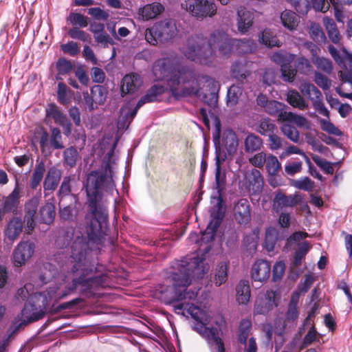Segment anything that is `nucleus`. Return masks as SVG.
I'll return each mask as SVG.
<instances>
[{"mask_svg":"<svg viewBox=\"0 0 352 352\" xmlns=\"http://www.w3.org/2000/svg\"><path fill=\"white\" fill-rule=\"evenodd\" d=\"M300 90L312 102L314 108L319 113L329 118V112L323 103L322 94L314 84L309 82H302L300 86Z\"/></svg>","mask_w":352,"mask_h":352,"instance_id":"obj_10","label":"nucleus"},{"mask_svg":"<svg viewBox=\"0 0 352 352\" xmlns=\"http://www.w3.org/2000/svg\"><path fill=\"white\" fill-rule=\"evenodd\" d=\"M91 93L95 100V104L99 105L105 102L108 91L104 86L96 85L91 87Z\"/></svg>","mask_w":352,"mask_h":352,"instance_id":"obj_46","label":"nucleus"},{"mask_svg":"<svg viewBox=\"0 0 352 352\" xmlns=\"http://www.w3.org/2000/svg\"><path fill=\"white\" fill-rule=\"evenodd\" d=\"M309 34L311 38L316 42H323L326 37L323 30L319 24L312 23L310 26Z\"/></svg>","mask_w":352,"mask_h":352,"instance_id":"obj_61","label":"nucleus"},{"mask_svg":"<svg viewBox=\"0 0 352 352\" xmlns=\"http://www.w3.org/2000/svg\"><path fill=\"white\" fill-rule=\"evenodd\" d=\"M276 125L269 118H263L257 123L256 131L262 135L268 136L274 133Z\"/></svg>","mask_w":352,"mask_h":352,"instance_id":"obj_39","label":"nucleus"},{"mask_svg":"<svg viewBox=\"0 0 352 352\" xmlns=\"http://www.w3.org/2000/svg\"><path fill=\"white\" fill-rule=\"evenodd\" d=\"M259 41L269 47H280L281 45V43L278 39L277 36L268 29H265L261 32V35L259 36Z\"/></svg>","mask_w":352,"mask_h":352,"instance_id":"obj_41","label":"nucleus"},{"mask_svg":"<svg viewBox=\"0 0 352 352\" xmlns=\"http://www.w3.org/2000/svg\"><path fill=\"white\" fill-rule=\"evenodd\" d=\"M50 142L54 149H62L64 148L61 132L58 128L53 127L51 129Z\"/></svg>","mask_w":352,"mask_h":352,"instance_id":"obj_55","label":"nucleus"},{"mask_svg":"<svg viewBox=\"0 0 352 352\" xmlns=\"http://www.w3.org/2000/svg\"><path fill=\"white\" fill-rule=\"evenodd\" d=\"M182 7L197 19L212 17L217 13V6L212 0H188Z\"/></svg>","mask_w":352,"mask_h":352,"instance_id":"obj_8","label":"nucleus"},{"mask_svg":"<svg viewBox=\"0 0 352 352\" xmlns=\"http://www.w3.org/2000/svg\"><path fill=\"white\" fill-rule=\"evenodd\" d=\"M314 82L324 91L329 89L331 86V80L319 72H314Z\"/></svg>","mask_w":352,"mask_h":352,"instance_id":"obj_62","label":"nucleus"},{"mask_svg":"<svg viewBox=\"0 0 352 352\" xmlns=\"http://www.w3.org/2000/svg\"><path fill=\"white\" fill-rule=\"evenodd\" d=\"M295 58L294 54H289L285 52H275L272 56V60L280 66L291 63Z\"/></svg>","mask_w":352,"mask_h":352,"instance_id":"obj_49","label":"nucleus"},{"mask_svg":"<svg viewBox=\"0 0 352 352\" xmlns=\"http://www.w3.org/2000/svg\"><path fill=\"white\" fill-rule=\"evenodd\" d=\"M293 186L299 190L305 191H312L314 187V182L308 177H304L294 181Z\"/></svg>","mask_w":352,"mask_h":352,"instance_id":"obj_58","label":"nucleus"},{"mask_svg":"<svg viewBox=\"0 0 352 352\" xmlns=\"http://www.w3.org/2000/svg\"><path fill=\"white\" fill-rule=\"evenodd\" d=\"M326 30L329 39L335 44H338L341 39V36L336 24L332 20H328L326 24Z\"/></svg>","mask_w":352,"mask_h":352,"instance_id":"obj_52","label":"nucleus"},{"mask_svg":"<svg viewBox=\"0 0 352 352\" xmlns=\"http://www.w3.org/2000/svg\"><path fill=\"white\" fill-rule=\"evenodd\" d=\"M224 216L225 210L222 205V199L220 197L216 205V208L211 212L212 220L203 234L206 236L208 242L214 239L216 232L221 226Z\"/></svg>","mask_w":352,"mask_h":352,"instance_id":"obj_12","label":"nucleus"},{"mask_svg":"<svg viewBox=\"0 0 352 352\" xmlns=\"http://www.w3.org/2000/svg\"><path fill=\"white\" fill-rule=\"evenodd\" d=\"M311 246L308 241H305L298 243V248L296 250L294 255V260L292 263V267L297 268L302 264V260L310 250Z\"/></svg>","mask_w":352,"mask_h":352,"instance_id":"obj_28","label":"nucleus"},{"mask_svg":"<svg viewBox=\"0 0 352 352\" xmlns=\"http://www.w3.org/2000/svg\"><path fill=\"white\" fill-rule=\"evenodd\" d=\"M20 192L19 183L16 181L14 188L7 197H3L0 206V222L8 213L17 214L20 204Z\"/></svg>","mask_w":352,"mask_h":352,"instance_id":"obj_11","label":"nucleus"},{"mask_svg":"<svg viewBox=\"0 0 352 352\" xmlns=\"http://www.w3.org/2000/svg\"><path fill=\"white\" fill-rule=\"evenodd\" d=\"M81 28L73 27L68 31V35L73 39H77L82 42H88L91 37L84 30H80Z\"/></svg>","mask_w":352,"mask_h":352,"instance_id":"obj_60","label":"nucleus"},{"mask_svg":"<svg viewBox=\"0 0 352 352\" xmlns=\"http://www.w3.org/2000/svg\"><path fill=\"white\" fill-rule=\"evenodd\" d=\"M234 214L236 222L246 225L251 221L250 205L247 199H240L234 205Z\"/></svg>","mask_w":352,"mask_h":352,"instance_id":"obj_15","label":"nucleus"},{"mask_svg":"<svg viewBox=\"0 0 352 352\" xmlns=\"http://www.w3.org/2000/svg\"><path fill=\"white\" fill-rule=\"evenodd\" d=\"M287 108L284 103L271 100L265 111L271 116H276L278 122H294L298 127L307 125V120L304 116L287 111Z\"/></svg>","mask_w":352,"mask_h":352,"instance_id":"obj_7","label":"nucleus"},{"mask_svg":"<svg viewBox=\"0 0 352 352\" xmlns=\"http://www.w3.org/2000/svg\"><path fill=\"white\" fill-rule=\"evenodd\" d=\"M229 269V262H219L214 272V283L216 286L219 287L225 283L228 280V272Z\"/></svg>","mask_w":352,"mask_h":352,"instance_id":"obj_25","label":"nucleus"},{"mask_svg":"<svg viewBox=\"0 0 352 352\" xmlns=\"http://www.w3.org/2000/svg\"><path fill=\"white\" fill-rule=\"evenodd\" d=\"M177 29L175 20L166 19L147 28L145 32V38L151 45H157L159 43L168 42L177 35Z\"/></svg>","mask_w":352,"mask_h":352,"instance_id":"obj_6","label":"nucleus"},{"mask_svg":"<svg viewBox=\"0 0 352 352\" xmlns=\"http://www.w3.org/2000/svg\"><path fill=\"white\" fill-rule=\"evenodd\" d=\"M204 259L197 256L184 257L175 261L170 272L171 285L161 291V299L164 304L173 305V311L185 316L186 311L197 322L207 321L206 311L188 301L196 300L199 289H188L192 277L196 274Z\"/></svg>","mask_w":352,"mask_h":352,"instance_id":"obj_2","label":"nucleus"},{"mask_svg":"<svg viewBox=\"0 0 352 352\" xmlns=\"http://www.w3.org/2000/svg\"><path fill=\"white\" fill-rule=\"evenodd\" d=\"M287 101L293 107L300 110H305L308 107V104L305 99L296 90H291L288 92Z\"/></svg>","mask_w":352,"mask_h":352,"instance_id":"obj_37","label":"nucleus"},{"mask_svg":"<svg viewBox=\"0 0 352 352\" xmlns=\"http://www.w3.org/2000/svg\"><path fill=\"white\" fill-rule=\"evenodd\" d=\"M287 1L301 15L307 14L311 8L309 0H287Z\"/></svg>","mask_w":352,"mask_h":352,"instance_id":"obj_54","label":"nucleus"},{"mask_svg":"<svg viewBox=\"0 0 352 352\" xmlns=\"http://www.w3.org/2000/svg\"><path fill=\"white\" fill-rule=\"evenodd\" d=\"M234 47L239 54H250L255 51L256 44L250 38H234Z\"/></svg>","mask_w":352,"mask_h":352,"instance_id":"obj_31","label":"nucleus"},{"mask_svg":"<svg viewBox=\"0 0 352 352\" xmlns=\"http://www.w3.org/2000/svg\"><path fill=\"white\" fill-rule=\"evenodd\" d=\"M45 172V165L43 161L38 162L33 170L30 179V187L36 190L40 185Z\"/></svg>","mask_w":352,"mask_h":352,"instance_id":"obj_32","label":"nucleus"},{"mask_svg":"<svg viewBox=\"0 0 352 352\" xmlns=\"http://www.w3.org/2000/svg\"><path fill=\"white\" fill-rule=\"evenodd\" d=\"M270 274L271 265L266 260L256 261L251 268V278L254 281L264 282L269 278Z\"/></svg>","mask_w":352,"mask_h":352,"instance_id":"obj_13","label":"nucleus"},{"mask_svg":"<svg viewBox=\"0 0 352 352\" xmlns=\"http://www.w3.org/2000/svg\"><path fill=\"white\" fill-rule=\"evenodd\" d=\"M166 88L160 85H154L148 89L146 94L139 100V104L153 102L160 100L161 96L165 92Z\"/></svg>","mask_w":352,"mask_h":352,"instance_id":"obj_23","label":"nucleus"},{"mask_svg":"<svg viewBox=\"0 0 352 352\" xmlns=\"http://www.w3.org/2000/svg\"><path fill=\"white\" fill-rule=\"evenodd\" d=\"M252 329V322L248 319H243L239 324L238 341L241 344H246L247 339Z\"/></svg>","mask_w":352,"mask_h":352,"instance_id":"obj_44","label":"nucleus"},{"mask_svg":"<svg viewBox=\"0 0 352 352\" xmlns=\"http://www.w3.org/2000/svg\"><path fill=\"white\" fill-rule=\"evenodd\" d=\"M280 20L283 25L289 30H295L299 22L296 13L289 10H285L281 13Z\"/></svg>","mask_w":352,"mask_h":352,"instance_id":"obj_34","label":"nucleus"},{"mask_svg":"<svg viewBox=\"0 0 352 352\" xmlns=\"http://www.w3.org/2000/svg\"><path fill=\"white\" fill-rule=\"evenodd\" d=\"M241 95V89L236 85H232L228 90L227 102L230 105L237 103L239 96Z\"/></svg>","mask_w":352,"mask_h":352,"instance_id":"obj_63","label":"nucleus"},{"mask_svg":"<svg viewBox=\"0 0 352 352\" xmlns=\"http://www.w3.org/2000/svg\"><path fill=\"white\" fill-rule=\"evenodd\" d=\"M63 162L69 168H74L76 166L77 161L80 158V155L77 148L74 146H71L64 150Z\"/></svg>","mask_w":352,"mask_h":352,"instance_id":"obj_38","label":"nucleus"},{"mask_svg":"<svg viewBox=\"0 0 352 352\" xmlns=\"http://www.w3.org/2000/svg\"><path fill=\"white\" fill-rule=\"evenodd\" d=\"M254 19V13L245 8L237 11V28L241 34H245L249 31L253 25Z\"/></svg>","mask_w":352,"mask_h":352,"instance_id":"obj_20","label":"nucleus"},{"mask_svg":"<svg viewBox=\"0 0 352 352\" xmlns=\"http://www.w3.org/2000/svg\"><path fill=\"white\" fill-rule=\"evenodd\" d=\"M244 149L248 153L261 150L263 146V140L254 133H250L244 140Z\"/></svg>","mask_w":352,"mask_h":352,"instance_id":"obj_27","label":"nucleus"},{"mask_svg":"<svg viewBox=\"0 0 352 352\" xmlns=\"http://www.w3.org/2000/svg\"><path fill=\"white\" fill-rule=\"evenodd\" d=\"M23 228L25 229L24 221L19 217L14 216L8 221L4 234L10 241H14L18 239Z\"/></svg>","mask_w":352,"mask_h":352,"instance_id":"obj_19","label":"nucleus"},{"mask_svg":"<svg viewBox=\"0 0 352 352\" xmlns=\"http://www.w3.org/2000/svg\"><path fill=\"white\" fill-rule=\"evenodd\" d=\"M314 162L328 175H333L334 173V166L340 164V162H329L326 160L322 159L318 155L312 156Z\"/></svg>","mask_w":352,"mask_h":352,"instance_id":"obj_48","label":"nucleus"},{"mask_svg":"<svg viewBox=\"0 0 352 352\" xmlns=\"http://www.w3.org/2000/svg\"><path fill=\"white\" fill-rule=\"evenodd\" d=\"M153 74L156 80H162L170 74L167 85L174 96H199L201 89L200 82L208 85L214 81L207 75H198L192 70L181 68L173 69V62L168 58L157 60L153 65Z\"/></svg>","mask_w":352,"mask_h":352,"instance_id":"obj_3","label":"nucleus"},{"mask_svg":"<svg viewBox=\"0 0 352 352\" xmlns=\"http://www.w3.org/2000/svg\"><path fill=\"white\" fill-rule=\"evenodd\" d=\"M283 207H288V196L278 190L273 199V208L278 212Z\"/></svg>","mask_w":352,"mask_h":352,"instance_id":"obj_56","label":"nucleus"},{"mask_svg":"<svg viewBox=\"0 0 352 352\" xmlns=\"http://www.w3.org/2000/svg\"><path fill=\"white\" fill-rule=\"evenodd\" d=\"M209 342H213L217 346V352H223L226 351L224 343L219 337V331L216 327H208L205 330L204 336Z\"/></svg>","mask_w":352,"mask_h":352,"instance_id":"obj_35","label":"nucleus"},{"mask_svg":"<svg viewBox=\"0 0 352 352\" xmlns=\"http://www.w3.org/2000/svg\"><path fill=\"white\" fill-rule=\"evenodd\" d=\"M72 179L70 176H65L63 177V182L60 186V188L56 193L58 199V206H63L64 201L66 199H76V197L75 195L72 193V188L70 183Z\"/></svg>","mask_w":352,"mask_h":352,"instance_id":"obj_22","label":"nucleus"},{"mask_svg":"<svg viewBox=\"0 0 352 352\" xmlns=\"http://www.w3.org/2000/svg\"><path fill=\"white\" fill-rule=\"evenodd\" d=\"M230 74L237 81L243 83L251 74V72L241 63L235 62L231 67Z\"/></svg>","mask_w":352,"mask_h":352,"instance_id":"obj_36","label":"nucleus"},{"mask_svg":"<svg viewBox=\"0 0 352 352\" xmlns=\"http://www.w3.org/2000/svg\"><path fill=\"white\" fill-rule=\"evenodd\" d=\"M223 142L229 155L236 153L238 146V139L236 133L232 130L225 133L223 135Z\"/></svg>","mask_w":352,"mask_h":352,"instance_id":"obj_29","label":"nucleus"},{"mask_svg":"<svg viewBox=\"0 0 352 352\" xmlns=\"http://www.w3.org/2000/svg\"><path fill=\"white\" fill-rule=\"evenodd\" d=\"M45 172V165L43 161L38 162L33 170L30 179V187L36 190L40 185Z\"/></svg>","mask_w":352,"mask_h":352,"instance_id":"obj_33","label":"nucleus"},{"mask_svg":"<svg viewBox=\"0 0 352 352\" xmlns=\"http://www.w3.org/2000/svg\"><path fill=\"white\" fill-rule=\"evenodd\" d=\"M265 168L267 173L271 175H276L281 170V164L276 156L269 154L265 161Z\"/></svg>","mask_w":352,"mask_h":352,"instance_id":"obj_45","label":"nucleus"},{"mask_svg":"<svg viewBox=\"0 0 352 352\" xmlns=\"http://www.w3.org/2000/svg\"><path fill=\"white\" fill-rule=\"evenodd\" d=\"M46 116L51 117L56 124H63V122L67 118L66 116L60 111L55 104H50L46 109Z\"/></svg>","mask_w":352,"mask_h":352,"instance_id":"obj_50","label":"nucleus"},{"mask_svg":"<svg viewBox=\"0 0 352 352\" xmlns=\"http://www.w3.org/2000/svg\"><path fill=\"white\" fill-rule=\"evenodd\" d=\"M278 232L275 228L270 227L265 231V248L268 252L274 251L278 241Z\"/></svg>","mask_w":352,"mask_h":352,"instance_id":"obj_42","label":"nucleus"},{"mask_svg":"<svg viewBox=\"0 0 352 352\" xmlns=\"http://www.w3.org/2000/svg\"><path fill=\"white\" fill-rule=\"evenodd\" d=\"M236 300L239 304H247L250 298V287L249 281L247 280H241L239 281L236 287Z\"/></svg>","mask_w":352,"mask_h":352,"instance_id":"obj_26","label":"nucleus"},{"mask_svg":"<svg viewBox=\"0 0 352 352\" xmlns=\"http://www.w3.org/2000/svg\"><path fill=\"white\" fill-rule=\"evenodd\" d=\"M296 71L302 74H308L312 69L310 61L305 58L300 57L295 62Z\"/></svg>","mask_w":352,"mask_h":352,"instance_id":"obj_59","label":"nucleus"},{"mask_svg":"<svg viewBox=\"0 0 352 352\" xmlns=\"http://www.w3.org/2000/svg\"><path fill=\"white\" fill-rule=\"evenodd\" d=\"M142 85L141 76L136 73H131L124 76L122 80V96L133 94L137 91Z\"/></svg>","mask_w":352,"mask_h":352,"instance_id":"obj_18","label":"nucleus"},{"mask_svg":"<svg viewBox=\"0 0 352 352\" xmlns=\"http://www.w3.org/2000/svg\"><path fill=\"white\" fill-rule=\"evenodd\" d=\"M281 131L285 136L294 143H298L300 140V134L297 129L292 124V122H281ZM295 124L294 122H293Z\"/></svg>","mask_w":352,"mask_h":352,"instance_id":"obj_40","label":"nucleus"},{"mask_svg":"<svg viewBox=\"0 0 352 352\" xmlns=\"http://www.w3.org/2000/svg\"><path fill=\"white\" fill-rule=\"evenodd\" d=\"M275 304V294L272 292H267L263 295L257 297L254 303V313L256 314H267L273 309Z\"/></svg>","mask_w":352,"mask_h":352,"instance_id":"obj_14","label":"nucleus"},{"mask_svg":"<svg viewBox=\"0 0 352 352\" xmlns=\"http://www.w3.org/2000/svg\"><path fill=\"white\" fill-rule=\"evenodd\" d=\"M56 69L58 74L65 75L69 74L73 68L70 60L65 58H60L56 62Z\"/></svg>","mask_w":352,"mask_h":352,"instance_id":"obj_64","label":"nucleus"},{"mask_svg":"<svg viewBox=\"0 0 352 352\" xmlns=\"http://www.w3.org/2000/svg\"><path fill=\"white\" fill-rule=\"evenodd\" d=\"M226 174L221 171V162L219 157H216V171H215V182L217 188L219 191L222 190L225 188L226 185Z\"/></svg>","mask_w":352,"mask_h":352,"instance_id":"obj_51","label":"nucleus"},{"mask_svg":"<svg viewBox=\"0 0 352 352\" xmlns=\"http://www.w3.org/2000/svg\"><path fill=\"white\" fill-rule=\"evenodd\" d=\"M111 161L104 160L101 170H91L87 177L85 188L87 195V212L85 214V231L87 238L77 236L71 245V263L73 264L64 289L59 292L63 299L74 292L90 298L100 287L109 283L106 267L99 263H89V251L100 250L107 230L108 210L102 200V192H112L115 187Z\"/></svg>","mask_w":352,"mask_h":352,"instance_id":"obj_1","label":"nucleus"},{"mask_svg":"<svg viewBox=\"0 0 352 352\" xmlns=\"http://www.w3.org/2000/svg\"><path fill=\"white\" fill-rule=\"evenodd\" d=\"M89 18L82 14L70 12L67 18V21L69 22L74 27L86 28L88 25Z\"/></svg>","mask_w":352,"mask_h":352,"instance_id":"obj_47","label":"nucleus"},{"mask_svg":"<svg viewBox=\"0 0 352 352\" xmlns=\"http://www.w3.org/2000/svg\"><path fill=\"white\" fill-rule=\"evenodd\" d=\"M35 321L36 320H33L32 316H31L30 314H23V309L21 314L18 316V318L12 322V325L9 329V331H10V336H14L21 329H24V327H26L28 324Z\"/></svg>","mask_w":352,"mask_h":352,"instance_id":"obj_24","label":"nucleus"},{"mask_svg":"<svg viewBox=\"0 0 352 352\" xmlns=\"http://www.w3.org/2000/svg\"><path fill=\"white\" fill-rule=\"evenodd\" d=\"M70 89L63 82L58 83L57 100L63 105L67 106L71 102Z\"/></svg>","mask_w":352,"mask_h":352,"instance_id":"obj_43","label":"nucleus"},{"mask_svg":"<svg viewBox=\"0 0 352 352\" xmlns=\"http://www.w3.org/2000/svg\"><path fill=\"white\" fill-rule=\"evenodd\" d=\"M248 190L253 195H259L263 190V178L261 172L257 169H252L248 177Z\"/></svg>","mask_w":352,"mask_h":352,"instance_id":"obj_21","label":"nucleus"},{"mask_svg":"<svg viewBox=\"0 0 352 352\" xmlns=\"http://www.w3.org/2000/svg\"><path fill=\"white\" fill-rule=\"evenodd\" d=\"M234 47V38H230L223 31L215 30L206 38L201 34L190 36L187 40L185 56L192 61L201 65L210 66L217 54L221 57H228Z\"/></svg>","mask_w":352,"mask_h":352,"instance_id":"obj_4","label":"nucleus"},{"mask_svg":"<svg viewBox=\"0 0 352 352\" xmlns=\"http://www.w3.org/2000/svg\"><path fill=\"white\" fill-rule=\"evenodd\" d=\"M312 62L315 64L318 69L322 70L327 74L331 73L333 66L330 60L323 57H313Z\"/></svg>","mask_w":352,"mask_h":352,"instance_id":"obj_57","label":"nucleus"},{"mask_svg":"<svg viewBox=\"0 0 352 352\" xmlns=\"http://www.w3.org/2000/svg\"><path fill=\"white\" fill-rule=\"evenodd\" d=\"M61 177L62 170L57 166H52L48 168L43 183L44 192H54L58 186Z\"/></svg>","mask_w":352,"mask_h":352,"instance_id":"obj_16","label":"nucleus"},{"mask_svg":"<svg viewBox=\"0 0 352 352\" xmlns=\"http://www.w3.org/2000/svg\"><path fill=\"white\" fill-rule=\"evenodd\" d=\"M40 199L34 196L28 200L24 205V223L25 233L32 234L35 227L36 220L41 223L52 224L56 217V208L54 204L46 202L40 207L38 212V207Z\"/></svg>","mask_w":352,"mask_h":352,"instance_id":"obj_5","label":"nucleus"},{"mask_svg":"<svg viewBox=\"0 0 352 352\" xmlns=\"http://www.w3.org/2000/svg\"><path fill=\"white\" fill-rule=\"evenodd\" d=\"M34 245L32 243H19L13 252V258L16 265H23L34 254Z\"/></svg>","mask_w":352,"mask_h":352,"instance_id":"obj_17","label":"nucleus"},{"mask_svg":"<svg viewBox=\"0 0 352 352\" xmlns=\"http://www.w3.org/2000/svg\"><path fill=\"white\" fill-rule=\"evenodd\" d=\"M164 6L160 3H153L144 6L141 9V14L143 19L150 20L155 18L164 11Z\"/></svg>","mask_w":352,"mask_h":352,"instance_id":"obj_30","label":"nucleus"},{"mask_svg":"<svg viewBox=\"0 0 352 352\" xmlns=\"http://www.w3.org/2000/svg\"><path fill=\"white\" fill-rule=\"evenodd\" d=\"M59 206V216L60 219L65 221H74L76 217L75 206L70 205L66 206L64 202L63 206Z\"/></svg>","mask_w":352,"mask_h":352,"instance_id":"obj_53","label":"nucleus"},{"mask_svg":"<svg viewBox=\"0 0 352 352\" xmlns=\"http://www.w3.org/2000/svg\"><path fill=\"white\" fill-rule=\"evenodd\" d=\"M48 298L46 294L36 292L25 303L23 314H28L36 321L43 318L48 307Z\"/></svg>","mask_w":352,"mask_h":352,"instance_id":"obj_9","label":"nucleus"}]
</instances>
